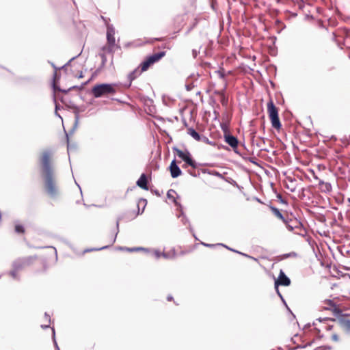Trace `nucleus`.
<instances>
[{"mask_svg":"<svg viewBox=\"0 0 350 350\" xmlns=\"http://www.w3.org/2000/svg\"><path fill=\"white\" fill-rule=\"evenodd\" d=\"M51 150H44L40 158L41 174L44 181L45 190L51 198L57 196L59 192L56 185L54 167L51 161Z\"/></svg>","mask_w":350,"mask_h":350,"instance_id":"1","label":"nucleus"},{"mask_svg":"<svg viewBox=\"0 0 350 350\" xmlns=\"http://www.w3.org/2000/svg\"><path fill=\"white\" fill-rule=\"evenodd\" d=\"M92 92L94 97L99 98L105 94H114L116 89L113 84L102 83L94 86Z\"/></svg>","mask_w":350,"mask_h":350,"instance_id":"2","label":"nucleus"},{"mask_svg":"<svg viewBox=\"0 0 350 350\" xmlns=\"http://www.w3.org/2000/svg\"><path fill=\"white\" fill-rule=\"evenodd\" d=\"M267 110L272 126L276 129H280L282 125L278 116V110L272 100L267 103Z\"/></svg>","mask_w":350,"mask_h":350,"instance_id":"3","label":"nucleus"},{"mask_svg":"<svg viewBox=\"0 0 350 350\" xmlns=\"http://www.w3.org/2000/svg\"><path fill=\"white\" fill-rule=\"evenodd\" d=\"M36 258V256H29L27 257L18 258L12 262V267L15 270L20 271L26 267L32 264L33 260H35Z\"/></svg>","mask_w":350,"mask_h":350,"instance_id":"4","label":"nucleus"},{"mask_svg":"<svg viewBox=\"0 0 350 350\" xmlns=\"http://www.w3.org/2000/svg\"><path fill=\"white\" fill-rule=\"evenodd\" d=\"M115 28L112 25H107V40L108 46L105 49H107L109 53H113L114 46L116 44L115 40Z\"/></svg>","mask_w":350,"mask_h":350,"instance_id":"5","label":"nucleus"},{"mask_svg":"<svg viewBox=\"0 0 350 350\" xmlns=\"http://www.w3.org/2000/svg\"><path fill=\"white\" fill-rule=\"evenodd\" d=\"M76 57H72L66 64H64V66H62L61 68H57L55 64L53 63H51V66L53 67V68L55 69V73H54V77H53V89L55 90H58L59 92H68L69 90H72V89H75L76 88V86H72V87H70L68 90H62L60 89L59 88H58L57 85H56V83H55V80H56V76H57V70L58 69H61V68H64L66 67H67L68 65H70V62L74 60Z\"/></svg>","mask_w":350,"mask_h":350,"instance_id":"6","label":"nucleus"},{"mask_svg":"<svg viewBox=\"0 0 350 350\" xmlns=\"http://www.w3.org/2000/svg\"><path fill=\"white\" fill-rule=\"evenodd\" d=\"M290 284H291V280H290L289 278H288L282 271H280V273L278 280H276L275 281V290H278V286L279 285L287 286L290 285Z\"/></svg>","mask_w":350,"mask_h":350,"instance_id":"7","label":"nucleus"},{"mask_svg":"<svg viewBox=\"0 0 350 350\" xmlns=\"http://www.w3.org/2000/svg\"><path fill=\"white\" fill-rule=\"evenodd\" d=\"M325 304L327 306H324V310L332 311L335 315H338L341 313V310L336 306V304L331 299H326Z\"/></svg>","mask_w":350,"mask_h":350,"instance_id":"8","label":"nucleus"},{"mask_svg":"<svg viewBox=\"0 0 350 350\" xmlns=\"http://www.w3.org/2000/svg\"><path fill=\"white\" fill-rule=\"evenodd\" d=\"M120 219L118 218L117 219V221H116V228H117V232H116L115 234V236L111 239L110 240V242H109V244L108 245H105V246H103V247H101L100 248H91V249H88V250H85V252H92V251H98V250H105V249H107L108 248L109 246H111V245L113 244V243H115L116 241V237H117V234L118 233V231H119V223H120Z\"/></svg>","mask_w":350,"mask_h":350,"instance_id":"9","label":"nucleus"},{"mask_svg":"<svg viewBox=\"0 0 350 350\" xmlns=\"http://www.w3.org/2000/svg\"><path fill=\"white\" fill-rule=\"evenodd\" d=\"M169 168H170L171 176L174 178H177L182 173V171L180 169V167H178V165L176 164L175 159H174L171 162Z\"/></svg>","mask_w":350,"mask_h":350,"instance_id":"10","label":"nucleus"},{"mask_svg":"<svg viewBox=\"0 0 350 350\" xmlns=\"http://www.w3.org/2000/svg\"><path fill=\"white\" fill-rule=\"evenodd\" d=\"M224 141L233 149H235L238 146L239 141L237 138L230 134L224 135Z\"/></svg>","mask_w":350,"mask_h":350,"instance_id":"11","label":"nucleus"},{"mask_svg":"<svg viewBox=\"0 0 350 350\" xmlns=\"http://www.w3.org/2000/svg\"><path fill=\"white\" fill-rule=\"evenodd\" d=\"M181 159L183 160L186 164L191 166L193 168H196L198 167L196 162L192 159L190 152L187 150H185V153Z\"/></svg>","mask_w":350,"mask_h":350,"instance_id":"12","label":"nucleus"},{"mask_svg":"<svg viewBox=\"0 0 350 350\" xmlns=\"http://www.w3.org/2000/svg\"><path fill=\"white\" fill-rule=\"evenodd\" d=\"M176 196L179 198V196H178L176 191L174 189H170L168 190L167 193V197L169 200H172V202L176 206H178V208H182V205L178 202H177L176 199Z\"/></svg>","mask_w":350,"mask_h":350,"instance_id":"13","label":"nucleus"},{"mask_svg":"<svg viewBox=\"0 0 350 350\" xmlns=\"http://www.w3.org/2000/svg\"><path fill=\"white\" fill-rule=\"evenodd\" d=\"M165 55V51H160L159 53H154L152 55L147 57V59L152 64H153L154 63L159 61Z\"/></svg>","mask_w":350,"mask_h":350,"instance_id":"14","label":"nucleus"},{"mask_svg":"<svg viewBox=\"0 0 350 350\" xmlns=\"http://www.w3.org/2000/svg\"><path fill=\"white\" fill-rule=\"evenodd\" d=\"M137 185L140 188L148 190V180L145 174H142L137 181Z\"/></svg>","mask_w":350,"mask_h":350,"instance_id":"15","label":"nucleus"},{"mask_svg":"<svg viewBox=\"0 0 350 350\" xmlns=\"http://www.w3.org/2000/svg\"><path fill=\"white\" fill-rule=\"evenodd\" d=\"M142 72V71L137 68L129 74L128 79L129 80V86L131 85V82L138 77Z\"/></svg>","mask_w":350,"mask_h":350,"instance_id":"16","label":"nucleus"},{"mask_svg":"<svg viewBox=\"0 0 350 350\" xmlns=\"http://www.w3.org/2000/svg\"><path fill=\"white\" fill-rule=\"evenodd\" d=\"M187 133L196 141H200L202 135H200L193 128H189L187 130Z\"/></svg>","mask_w":350,"mask_h":350,"instance_id":"17","label":"nucleus"},{"mask_svg":"<svg viewBox=\"0 0 350 350\" xmlns=\"http://www.w3.org/2000/svg\"><path fill=\"white\" fill-rule=\"evenodd\" d=\"M162 257L165 259H174L176 257V250L172 249L167 252H163Z\"/></svg>","mask_w":350,"mask_h":350,"instance_id":"18","label":"nucleus"},{"mask_svg":"<svg viewBox=\"0 0 350 350\" xmlns=\"http://www.w3.org/2000/svg\"><path fill=\"white\" fill-rule=\"evenodd\" d=\"M340 323L343 329L350 333V319H342L340 320Z\"/></svg>","mask_w":350,"mask_h":350,"instance_id":"19","label":"nucleus"},{"mask_svg":"<svg viewBox=\"0 0 350 350\" xmlns=\"http://www.w3.org/2000/svg\"><path fill=\"white\" fill-rule=\"evenodd\" d=\"M217 245H220V246H223V247H226L227 250H230V251L234 252H236L237 254H241V255H242L243 256H245V257L250 258H252V259L256 260V258H253V257H252V256H249V255H247V254H246L245 253H243V252H239V251H237L236 250H234L232 248H230L228 246H227V245H224L223 243H217Z\"/></svg>","mask_w":350,"mask_h":350,"instance_id":"20","label":"nucleus"},{"mask_svg":"<svg viewBox=\"0 0 350 350\" xmlns=\"http://www.w3.org/2000/svg\"><path fill=\"white\" fill-rule=\"evenodd\" d=\"M217 245H220V246H223V247H226L227 250H230V251L234 252H236L237 254H241V255H242L243 256H245V257L250 258H252V259L256 260V258H253V257H252V256H249V255H247V254H246L245 253H243V252H239V251H237L236 250H234L232 248H230L228 246H227V245H224L223 243H217Z\"/></svg>","mask_w":350,"mask_h":350,"instance_id":"21","label":"nucleus"},{"mask_svg":"<svg viewBox=\"0 0 350 350\" xmlns=\"http://www.w3.org/2000/svg\"><path fill=\"white\" fill-rule=\"evenodd\" d=\"M270 209L271 210L272 213L279 219H280L282 221H284L285 217L283 216V215L280 213V210L273 206H270Z\"/></svg>","mask_w":350,"mask_h":350,"instance_id":"22","label":"nucleus"},{"mask_svg":"<svg viewBox=\"0 0 350 350\" xmlns=\"http://www.w3.org/2000/svg\"><path fill=\"white\" fill-rule=\"evenodd\" d=\"M18 271L12 267V269L8 272V274L12 278V279L19 281L21 280L20 275Z\"/></svg>","mask_w":350,"mask_h":350,"instance_id":"23","label":"nucleus"},{"mask_svg":"<svg viewBox=\"0 0 350 350\" xmlns=\"http://www.w3.org/2000/svg\"><path fill=\"white\" fill-rule=\"evenodd\" d=\"M178 209L180 211V214L178 215V217H180L181 218V221L183 222V224L184 225H185L187 224H189V220L187 217V216L185 215V213H184V212L183 211V208H178Z\"/></svg>","mask_w":350,"mask_h":350,"instance_id":"24","label":"nucleus"},{"mask_svg":"<svg viewBox=\"0 0 350 350\" xmlns=\"http://www.w3.org/2000/svg\"><path fill=\"white\" fill-rule=\"evenodd\" d=\"M152 64L146 58L143 62L141 63L140 67L142 72L147 70Z\"/></svg>","mask_w":350,"mask_h":350,"instance_id":"25","label":"nucleus"},{"mask_svg":"<svg viewBox=\"0 0 350 350\" xmlns=\"http://www.w3.org/2000/svg\"><path fill=\"white\" fill-rule=\"evenodd\" d=\"M282 221L285 224L286 228L289 231H291V232L293 231L295 226L291 223L295 222V221L292 220L291 219L288 220L285 218L284 221Z\"/></svg>","mask_w":350,"mask_h":350,"instance_id":"26","label":"nucleus"},{"mask_svg":"<svg viewBox=\"0 0 350 350\" xmlns=\"http://www.w3.org/2000/svg\"><path fill=\"white\" fill-rule=\"evenodd\" d=\"M191 80V79L189 77L186 81L185 88L187 91H191L196 85L194 82Z\"/></svg>","mask_w":350,"mask_h":350,"instance_id":"27","label":"nucleus"},{"mask_svg":"<svg viewBox=\"0 0 350 350\" xmlns=\"http://www.w3.org/2000/svg\"><path fill=\"white\" fill-rule=\"evenodd\" d=\"M220 126H221L222 131L224 132V135L230 134L229 126H228V124L227 122H221L220 124Z\"/></svg>","mask_w":350,"mask_h":350,"instance_id":"28","label":"nucleus"},{"mask_svg":"<svg viewBox=\"0 0 350 350\" xmlns=\"http://www.w3.org/2000/svg\"><path fill=\"white\" fill-rule=\"evenodd\" d=\"M319 185H323V190L325 191H330L332 189L331 184L329 183H325L323 180H319Z\"/></svg>","mask_w":350,"mask_h":350,"instance_id":"29","label":"nucleus"},{"mask_svg":"<svg viewBox=\"0 0 350 350\" xmlns=\"http://www.w3.org/2000/svg\"><path fill=\"white\" fill-rule=\"evenodd\" d=\"M200 142H204L205 144H210L212 146H215V142L210 141L207 137L204 136V135H202Z\"/></svg>","mask_w":350,"mask_h":350,"instance_id":"30","label":"nucleus"},{"mask_svg":"<svg viewBox=\"0 0 350 350\" xmlns=\"http://www.w3.org/2000/svg\"><path fill=\"white\" fill-rule=\"evenodd\" d=\"M99 56L101 58V67H104L107 61L106 55L104 53H100Z\"/></svg>","mask_w":350,"mask_h":350,"instance_id":"31","label":"nucleus"},{"mask_svg":"<svg viewBox=\"0 0 350 350\" xmlns=\"http://www.w3.org/2000/svg\"><path fill=\"white\" fill-rule=\"evenodd\" d=\"M173 150L176 152L177 155L181 159L182 157H183L185 152H183L181 150L178 149V148L176 147H174L173 148Z\"/></svg>","mask_w":350,"mask_h":350,"instance_id":"32","label":"nucleus"},{"mask_svg":"<svg viewBox=\"0 0 350 350\" xmlns=\"http://www.w3.org/2000/svg\"><path fill=\"white\" fill-rule=\"evenodd\" d=\"M15 231L17 233H23L25 231L24 227L22 225L16 224L15 226Z\"/></svg>","mask_w":350,"mask_h":350,"instance_id":"33","label":"nucleus"},{"mask_svg":"<svg viewBox=\"0 0 350 350\" xmlns=\"http://www.w3.org/2000/svg\"><path fill=\"white\" fill-rule=\"evenodd\" d=\"M52 332H53V342H54V345H55V349L56 350H60L59 349V347L56 342V340H55V329L53 327L52 328Z\"/></svg>","mask_w":350,"mask_h":350,"instance_id":"34","label":"nucleus"},{"mask_svg":"<svg viewBox=\"0 0 350 350\" xmlns=\"http://www.w3.org/2000/svg\"><path fill=\"white\" fill-rule=\"evenodd\" d=\"M126 251H129V252H134V251H139V250H144V251H148V249H146V248H144V247H129V248H126Z\"/></svg>","mask_w":350,"mask_h":350,"instance_id":"35","label":"nucleus"},{"mask_svg":"<svg viewBox=\"0 0 350 350\" xmlns=\"http://www.w3.org/2000/svg\"><path fill=\"white\" fill-rule=\"evenodd\" d=\"M162 253L163 252H161L159 250H154L153 251V254L154 256V257L157 258V259H159L161 257H162Z\"/></svg>","mask_w":350,"mask_h":350,"instance_id":"36","label":"nucleus"},{"mask_svg":"<svg viewBox=\"0 0 350 350\" xmlns=\"http://www.w3.org/2000/svg\"><path fill=\"white\" fill-rule=\"evenodd\" d=\"M297 256V253L292 252L290 253H287L283 255L284 258H287L290 257H296Z\"/></svg>","mask_w":350,"mask_h":350,"instance_id":"37","label":"nucleus"},{"mask_svg":"<svg viewBox=\"0 0 350 350\" xmlns=\"http://www.w3.org/2000/svg\"><path fill=\"white\" fill-rule=\"evenodd\" d=\"M66 136H67V139H68V135H66ZM75 144H71L68 141V153L70 151H72V150H75Z\"/></svg>","mask_w":350,"mask_h":350,"instance_id":"38","label":"nucleus"},{"mask_svg":"<svg viewBox=\"0 0 350 350\" xmlns=\"http://www.w3.org/2000/svg\"><path fill=\"white\" fill-rule=\"evenodd\" d=\"M215 73L217 74L220 79H224L225 78V73L223 70H217Z\"/></svg>","mask_w":350,"mask_h":350,"instance_id":"39","label":"nucleus"},{"mask_svg":"<svg viewBox=\"0 0 350 350\" xmlns=\"http://www.w3.org/2000/svg\"><path fill=\"white\" fill-rule=\"evenodd\" d=\"M201 243L204 246L207 247H211V248L214 247L218 245L217 244H209V243H203V242H202Z\"/></svg>","mask_w":350,"mask_h":350,"instance_id":"40","label":"nucleus"},{"mask_svg":"<svg viewBox=\"0 0 350 350\" xmlns=\"http://www.w3.org/2000/svg\"><path fill=\"white\" fill-rule=\"evenodd\" d=\"M332 339L335 342H338L339 340V337L336 334H333L332 336Z\"/></svg>","mask_w":350,"mask_h":350,"instance_id":"41","label":"nucleus"},{"mask_svg":"<svg viewBox=\"0 0 350 350\" xmlns=\"http://www.w3.org/2000/svg\"><path fill=\"white\" fill-rule=\"evenodd\" d=\"M317 349L331 350L332 347L330 346H322L318 347Z\"/></svg>","mask_w":350,"mask_h":350,"instance_id":"42","label":"nucleus"},{"mask_svg":"<svg viewBox=\"0 0 350 350\" xmlns=\"http://www.w3.org/2000/svg\"><path fill=\"white\" fill-rule=\"evenodd\" d=\"M218 94L221 96V103L224 105L225 103V96L223 91L218 92Z\"/></svg>","mask_w":350,"mask_h":350,"instance_id":"43","label":"nucleus"},{"mask_svg":"<svg viewBox=\"0 0 350 350\" xmlns=\"http://www.w3.org/2000/svg\"><path fill=\"white\" fill-rule=\"evenodd\" d=\"M78 123H79V117H78V115L76 116V118H75V124H74V126H73V130H75L77 125H78Z\"/></svg>","mask_w":350,"mask_h":350,"instance_id":"44","label":"nucleus"},{"mask_svg":"<svg viewBox=\"0 0 350 350\" xmlns=\"http://www.w3.org/2000/svg\"><path fill=\"white\" fill-rule=\"evenodd\" d=\"M277 291V293L278 295V296L281 298L282 301H283V303L285 304V306L287 307V305H286V303L285 301V300L284 299L282 295H281V293H280L279 290H276Z\"/></svg>","mask_w":350,"mask_h":350,"instance_id":"45","label":"nucleus"},{"mask_svg":"<svg viewBox=\"0 0 350 350\" xmlns=\"http://www.w3.org/2000/svg\"><path fill=\"white\" fill-rule=\"evenodd\" d=\"M44 317H45L46 321H47L49 323L51 322V317L46 312H45V314H44Z\"/></svg>","mask_w":350,"mask_h":350,"instance_id":"46","label":"nucleus"},{"mask_svg":"<svg viewBox=\"0 0 350 350\" xmlns=\"http://www.w3.org/2000/svg\"><path fill=\"white\" fill-rule=\"evenodd\" d=\"M108 46H104L103 47H102L101 49V51H103L102 53H104L105 55L106 53H109L108 51H107V49H105V47H107Z\"/></svg>","mask_w":350,"mask_h":350,"instance_id":"47","label":"nucleus"},{"mask_svg":"<svg viewBox=\"0 0 350 350\" xmlns=\"http://www.w3.org/2000/svg\"><path fill=\"white\" fill-rule=\"evenodd\" d=\"M198 77H199V75H197V76H196L195 75H191L189 77V78H190L191 79H192L193 78H195L196 79H198Z\"/></svg>","mask_w":350,"mask_h":350,"instance_id":"48","label":"nucleus"},{"mask_svg":"<svg viewBox=\"0 0 350 350\" xmlns=\"http://www.w3.org/2000/svg\"><path fill=\"white\" fill-rule=\"evenodd\" d=\"M196 25V22L188 29L187 33L189 32Z\"/></svg>","mask_w":350,"mask_h":350,"instance_id":"49","label":"nucleus"},{"mask_svg":"<svg viewBox=\"0 0 350 350\" xmlns=\"http://www.w3.org/2000/svg\"><path fill=\"white\" fill-rule=\"evenodd\" d=\"M49 327V325H41V327H42V329H45L48 328Z\"/></svg>","mask_w":350,"mask_h":350,"instance_id":"50","label":"nucleus"},{"mask_svg":"<svg viewBox=\"0 0 350 350\" xmlns=\"http://www.w3.org/2000/svg\"><path fill=\"white\" fill-rule=\"evenodd\" d=\"M172 299H173V297H172V295H168V296L167 297V301H171V300H172Z\"/></svg>","mask_w":350,"mask_h":350,"instance_id":"51","label":"nucleus"},{"mask_svg":"<svg viewBox=\"0 0 350 350\" xmlns=\"http://www.w3.org/2000/svg\"><path fill=\"white\" fill-rule=\"evenodd\" d=\"M193 55L194 57H196L197 51L196 50H193Z\"/></svg>","mask_w":350,"mask_h":350,"instance_id":"52","label":"nucleus"},{"mask_svg":"<svg viewBox=\"0 0 350 350\" xmlns=\"http://www.w3.org/2000/svg\"><path fill=\"white\" fill-rule=\"evenodd\" d=\"M189 230H190V232H192V233L193 232V228H192V227H191V226L190 224H189Z\"/></svg>","mask_w":350,"mask_h":350,"instance_id":"53","label":"nucleus"},{"mask_svg":"<svg viewBox=\"0 0 350 350\" xmlns=\"http://www.w3.org/2000/svg\"><path fill=\"white\" fill-rule=\"evenodd\" d=\"M126 247H119V250H125V251H126Z\"/></svg>","mask_w":350,"mask_h":350,"instance_id":"54","label":"nucleus"},{"mask_svg":"<svg viewBox=\"0 0 350 350\" xmlns=\"http://www.w3.org/2000/svg\"><path fill=\"white\" fill-rule=\"evenodd\" d=\"M83 77V73L81 72L79 75L78 76V78H82Z\"/></svg>","mask_w":350,"mask_h":350,"instance_id":"55","label":"nucleus"},{"mask_svg":"<svg viewBox=\"0 0 350 350\" xmlns=\"http://www.w3.org/2000/svg\"><path fill=\"white\" fill-rule=\"evenodd\" d=\"M54 250H55V256H57V250H56V249H55V248H54Z\"/></svg>","mask_w":350,"mask_h":350,"instance_id":"56","label":"nucleus"},{"mask_svg":"<svg viewBox=\"0 0 350 350\" xmlns=\"http://www.w3.org/2000/svg\"><path fill=\"white\" fill-rule=\"evenodd\" d=\"M193 237H195V239H198V238L196 237V235L193 233Z\"/></svg>","mask_w":350,"mask_h":350,"instance_id":"57","label":"nucleus"},{"mask_svg":"<svg viewBox=\"0 0 350 350\" xmlns=\"http://www.w3.org/2000/svg\"><path fill=\"white\" fill-rule=\"evenodd\" d=\"M348 202L350 203V198H348Z\"/></svg>","mask_w":350,"mask_h":350,"instance_id":"58","label":"nucleus"}]
</instances>
